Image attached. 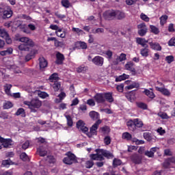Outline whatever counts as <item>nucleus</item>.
Segmentation results:
<instances>
[{"mask_svg":"<svg viewBox=\"0 0 175 175\" xmlns=\"http://www.w3.org/2000/svg\"><path fill=\"white\" fill-rule=\"evenodd\" d=\"M168 16L167 15H163L160 17V24L163 26L167 21Z\"/></svg>","mask_w":175,"mask_h":175,"instance_id":"nucleus-40","label":"nucleus"},{"mask_svg":"<svg viewBox=\"0 0 175 175\" xmlns=\"http://www.w3.org/2000/svg\"><path fill=\"white\" fill-rule=\"evenodd\" d=\"M165 61L167 64H172L174 61V57L173 55H169L165 57Z\"/></svg>","mask_w":175,"mask_h":175,"instance_id":"nucleus-54","label":"nucleus"},{"mask_svg":"<svg viewBox=\"0 0 175 175\" xmlns=\"http://www.w3.org/2000/svg\"><path fill=\"white\" fill-rule=\"evenodd\" d=\"M102 124V120H98L94 124L93 126L90 128V132L91 133H95L96 132V130L98 128H99V125Z\"/></svg>","mask_w":175,"mask_h":175,"instance_id":"nucleus-20","label":"nucleus"},{"mask_svg":"<svg viewBox=\"0 0 175 175\" xmlns=\"http://www.w3.org/2000/svg\"><path fill=\"white\" fill-rule=\"evenodd\" d=\"M59 79L58 74L53 73L49 77V80L51 81V83H55L58 81Z\"/></svg>","mask_w":175,"mask_h":175,"instance_id":"nucleus-28","label":"nucleus"},{"mask_svg":"<svg viewBox=\"0 0 175 175\" xmlns=\"http://www.w3.org/2000/svg\"><path fill=\"white\" fill-rule=\"evenodd\" d=\"M13 14V11H12V10H10V8H6L5 10H4V12L3 13L2 17L4 20H5V18H10V17H12Z\"/></svg>","mask_w":175,"mask_h":175,"instance_id":"nucleus-15","label":"nucleus"},{"mask_svg":"<svg viewBox=\"0 0 175 175\" xmlns=\"http://www.w3.org/2000/svg\"><path fill=\"white\" fill-rule=\"evenodd\" d=\"M24 114H25V110L23 108H19L16 112V116H21L24 117Z\"/></svg>","mask_w":175,"mask_h":175,"instance_id":"nucleus-50","label":"nucleus"},{"mask_svg":"<svg viewBox=\"0 0 175 175\" xmlns=\"http://www.w3.org/2000/svg\"><path fill=\"white\" fill-rule=\"evenodd\" d=\"M13 53V49L12 48H8L5 51H0V55H2V57H5V55H10Z\"/></svg>","mask_w":175,"mask_h":175,"instance_id":"nucleus-26","label":"nucleus"},{"mask_svg":"<svg viewBox=\"0 0 175 175\" xmlns=\"http://www.w3.org/2000/svg\"><path fill=\"white\" fill-rule=\"evenodd\" d=\"M11 88L12 85L10 84H6L5 85H4L5 92L8 95V96H12V93H10Z\"/></svg>","mask_w":175,"mask_h":175,"instance_id":"nucleus-34","label":"nucleus"},{"mask_svg":"<svg viewBox=\"0 0 175 175\" xmlns=\"http://www.w3.org/2000/svg\"><path fill=\"white\" fill-rule=\"evenodd\" d=\"M105 20H114L116 18V10H108L103 13Z\"/></svg>","mask_w":175,"mask_h":175,"instance_id":"nucleus-6","label":"nucleus"},{"mask_svg":"<svg viewBox=\"0 0 175 175\" xmlns=\"http://www.w3.org/2000/svg\"><path fill=\"white\" fill-rule=\"evenodd\" d=\"M29 147V141H26L23 145H22V148L23 150H27Z\"/></svg>","mask_w":175,"mask_h":175,"instance_id":"nucleus-62","label":"nucleus"},{"mask_svg":"<svg viewBox=\"0 0 175 175\" xmlns=\"http://www.w3.org/2000/svg\"><path fill=\"white\" fill-rule=\"evenodd\" d=\"M51 41L55 42V44H57V46H59V44H61V42L57 41V38H55V37H49L47 38V42H51Z\"/></svg>","mask_w":175,"mask_h":175,"instance_id":"nucleus-46","label":"nucleus"},{"mask_svg":"<svg viewBox=\"0 0 175 175\" xmlns=\"http://www.w3.org/2000/svg\"><path fill=\"white\" fill-rule=\"evenodd\" d=\"M89 116L92 120H94V121L96 120H100L99 119V113L95 111H92L90 112Z\"/></svg>","mask_w":175,"mask_h":175,"instance_id":"nucleus-25","label":"nucleus"},{"mask_svg":"<svg viewBox=\"0 0 175 175\" xmlns=\"http://www.w3.org/2000/svg\"><path fill=\"white\" fill-rule=\"evenodd\" d=\"M126 16L124 12L115 10V18H117V20H124Z\"/></svg>","mask_w":175,"mask_h":175,"instance_id":"nucleus-18","label":"nucleus"},{"mask_svg":"<svg viewBox=\"0 0 175 175\" xmlns=\"http://www.w3.org/2000/svg\"><path fill=\"white\" fill-rule=\"evenodd\" d=\"M21 159L24 161H29V157H28V154L25 152H23L20 155Z\"/></svg>","mask_w":175,"mask_h":175,"instance_id":"nucleus-41","label":"nucleus"},{"mask_svg":"<svg viewBox=\"0 0 175 175\" xmlns=\"http://www.w3.org/2000/svg\"><path fill=\"white\" fill-rule=\"evenodd\" d=\"M175 45V38H171L168 42V46H174Z\"/></svg>","mask_w":175,"mask_h":175,"instance_id":"nucleus-64","label":"nucleus"},{"mask_svg":"<svg viewBox=\"0 0 175 175\" xmlns=\"http://www.w3.org/2000/svg\"><path fill=\"white\" fill-rule=\"evenodd\" d=\"M168 31L169 32H175L174 25L173 23H171V24L169 25Z\"/></svg>","mask_w":175,"mask_h":175,"instance_id":"nucleus-63","label":"nucleus"},{"mask_svg":"<svg viewBox=\"0 0 175 175\" xmlns=\"http://www.w3.org/2000/svg\"><path fill=\"white\" fill-rule=\"evenodd\" d=\"M51 85L53 87L54 91H58L61 88V83L58 81L53 82Z\"/></svg>","mask_w":175,"mask_h":175,"instance_id":"nucleus-37","label":"nucleus"},{"mask_svg":"<svg viewBox=\"0 0 175 175\" xmlns=\"http://www.w3.org/2000/svg\"><path fill=\"white\" fill-rule=\"evenodd\" d=\"M144 92L146 96H148V98H150V99H154V98H155V94L152 91H150L149 90H145Z\"/></svg>","mask_w":175,"mask_h":175,"instance_id":"nucleus-33","label":"nucleus"},{"mask_svg":"<svg viewBox=\"0 0 175 175\" xmlns=\"http://www.w3.org/2000/svg\"><path fill=\"white\" fill-rule=\"evenodd\" d=\"M96 154H90V158L93 161H105V157L107 158V159H110V158H113V154L110 151L105 150V149H96Z\"/></svg>","mask_w":175,"mask_h":175,"instance_id":"nucleus-1","label":"nucleus"},{"mask_svg":"<svg viewBox=\"0 0 175 175\" xmlns=\"http://www.w3.org/2000/svg\"><path fill=\"white\" fill-rule=\"evenodd\" d=\"M94 100L97 103H105L106 102V100L105 99V93H97L94 96Z\"/></svg>","mask_w":175,"mask_h":175,"instance_id":"nucleus-8","label":"nucleus"},{"mask_svg":"<svg viewBox=\"0 0 175 175\" xmlns=\"http://www.w3.org/2000/svg\"><path fill=\"white\" fill-rule=\"evenodd\" d=\"M85 166L88 169H91L94 166V161L92 160L86 161Z\"/></svg>","mask_w":175,"mask_h":175,"instance_id":"nucleus-58","label":"nucleus"},{"mask_svg":"<svg viewBox=\"0 0 175 175\" xmlns=\"http://www.w3.org/2000/svg\"><path fill=\"white\" fill-rule=\"evenodd\" d=\"M65 117L67 120L68 126H73V120H72V117L70 115H65Z\"/></svg>","mask_w":175,"mask_h":175,"instance_id":"nucleus-38","label":"nucleus"},{"mask_svg":"<svg viewBox=\"0 0 175 175\" xmlns=\"http://www.w3.org/2000/svg\"><path fill=\"white\" fill-rule=\"evenodd\" d=\"M0 118H3V120H9V114L6 112H1L0 113Z\"/></svg>","mask_w":175,"mask_h":175,"instance_id":"nucleus-55","label":"nucleus"},{"mask_svg":"<svg viewBox=\"0 0 175 175\" xmlns=\"http://www.w3.org/2000/svg\"><path fill=\"white\" fill-rule=\"evenodd\" d=\"M150 28L151 29V32L154 33V35H158V33H159V29L154 25H150Z\"/></svg>","mask_w":175,"mask_h":175,"instance_id":"nucleus-42","label":"nucleus"},{"mask_svg":"<svg viewBox=\"0 0 175 175\" xmlns=\"http://www.w3.org/2000/svg\"><path fill=\"white\" fill-rule=\"evenodd\" d=\"M85 125V123H84V121L79 120L77 122V128L78 129H80L81 128H83V126Z\"/></svg>","mask_w":175,"mask_h":175,"instance_id":"nucleus-52","label":"nucleus"},{"mask_svg":"<svg viewBox=\"0 0 175 175\" xmlns=\"http://www.w3.org/2000/svg\"><path fill=\"white\" fill-rule=\"evenodd\" d=\"M136 42L137 44H140L142 47H148V45L146 43H150L149 40H146L143 38H137Z\"/></svg>","mask_w":175,"mask_h":175,"instance_id":"nucleus-14","label":"nucleus"},{"mask_svg":"<svg viewBox=\"0 0 175 175\" xmlns=\"http://www.w3.org/2000/svg\"><path fill=\"white\" fill-rule=\"evenodd\" d=\"M0 36L5 40V42L8 44H12V38L9 36L7 31L5 29H0Z\"/></svg>","mask_w":175,"mask_h":175,"instance_id":"nucleus-7","label":"nucleus"},{"mask_svg":"<svg viewBox=\"0 0 175 175\" xmlns=\"http://www.w3.org/2000/svg\"><path fill=\"white\" fill-rule=\"evenodd\" d=\"M159 150V148L158 147H154L150 149V150H146L144 152V155L146 157H148V158H154V154L157 152Z\"/></svg>","mask_w":175,"mask_h":175,"instance_id":"nucleus-10","label":"nucleus"},{"mask_svg":"<svg viewBox=\"0 0 175 175\" xmlns=\"http://www.w3.org/2000/svg\"><path fill=\"white\" fill-rule=\"evenodd\" d=\"M62 5L64 8L68 9V8L70 6V3L69 2V0H62Z\"/></svg>","mask_w":175,"mask_h":175,"instance_id":"nucleus-48","label":"nucleus"},{"mask_svg":"<svg viewBox=\"0 0 175 175\" xmlns=\"http://www.w3.org/2000/svg\"><path fill=\"white\" fill-rule=\"evenodd\" d=\"M137 107H139V109H142L143 110H147L148 109V106L147 104L144 103H137Z\"/></svg>","mask_w":175,"mask_h":175,"instance_id":"nucleus-43","label":"nucleus"},{"mask_svg":"<svg viewBox=\"0 0 175 175\" xmlns=\"http://www.w3.org/2000/svg\"><path fill=\"white\" fill-rule=\"evenodd\" d=\"M16 40L23 43L18 47L21 51H29L30 49L35 46V42L28 37H22L16 39Z\"/></svg>","mask_w":175,"mask_h":175,"instance_id":"nucleus-2","label":"nucleus"},{"mask_svg":"<svg viewBox=\"0 0 175 175\" xmlns=\"http://www.w3.org/2000/svg\"><path fill=\"white\" fill-rule=\"evenodd\" d=\"M77 46H79L80 49H82V50H85L87 49V43L84 42L79 41L77 42Z\"/></svg>","mask_w":175,"mask_h":175,"instance_id":"nucleus-39","label":"nucleus"},{"mask_svg":"<svg viewBox=\"0 0 175 175\" xmlns=\"http://www.w3.org/2000/svg\"><path fill=\"white\" fill-rule=\"evenodd\" d=\"M131 161H133L134 163L139 165V163H142V157L137 154H133L131 157Z\"/></svg>","mask_w":175,"mask_h":175,"instance_id":"nucleus-24","label":"nucleus"},{"mask_svg":"<svg viewBox=\"0 0 175 175\" xmlns=\"http://www.w3.org/2000/svg\"><path fill=\"white\" fill-rule=\"evenodd\" d=\"M66 157L64 158L63 162L66 165H72V163H76L77 162V158L75 154L68 152L66 154Z\"/></svg>","mask_w":175,"mask_h":175,"instance_id":"nucleus-4","label":"nucleus"},{"mask_svg":"<svg viewBox=\"0 0 175 175\" xmlns=\"http://www.w3.org/2000/svg\"><path fill=\"white\" fill-rule=\"evenodd\" d=\"M137 33L139 35V36H146V34L147 33V31H148V29L147 28V25H146V23H142L137 25Z\"/></svg>","mask_w":175,"mask_h":175,"instance_id":"nucleus-5","label":"nucleus"},{"mask_svg":"<svg viewBox=\"0 0 175 175\" xmlns=\"http://www.w3.org/2000/svg\"><path fill=\"white\" fill-rule=\"evenodd\" d=\"M24 105L29 106L33 113H36L37 111L35 109H39L42 106V101L38 98H33L30 102L25 101Z\"/></svg>","mask_w":175,"mask_h":175,"instance_id":"nucleus-3","label":"nucleus"},{"mask_svg":"<svg viewBox=\"0 0 175 175\" xmlns=\"http://www.w3.org/2000/svg\"><path fill=\"white\" fill-rule=\"evenodd\" d=\"M127 126L129 127V129L130 131H136L135 126V121L134 120H130L127 122Z\"/></svg>","mask_w":175,"mask_h":175,"instance_id":"nucleus-27","label":"nucleus"},{"mask_svg":"<svg viewBox=\"0 0 175 175\" xmlns=\"http://www.w3.org/2000/svg\"><path fill=\"white\" fill-rule=\"evenodd\" d=\"M140 18L144 21H146V23H148V21H150V18H148V16H147V15H146L145 14L142 13L140 15Z\"/></svg>","mask_w":175,"mask_h":175,"instance_id":"nucleus-57","label":"nucleus"},{"mask_svg":"<svg viewBox=\"0 0 175 175\" xmlns=\"http://www.w3.org/2000/svg\"><path fill=\"white\" fill-rule=\"evenodd\" d=\"M126 79H129V75L126 74H122V75H120L116 78V81H122L123 80H126Z\"/></svg>","mask_w":175,"mask_h":175,"instance_id":"nucleus-31","label":"nucleus"},{"mask_svg":"<svg viewBox=\"0 0 175 175\" xmlns=\"http://www.w3.org/2000/svg\"><path fill=\"white\" fill-rule=\"evenodd\" d=\"M104 99L105 100V101L107 100V102H109V103H113V102H114V98H113V93H104Z\"/></svg>","mask_w":175,"mask_h":175,"instance_id":"nucleus-17","label":"nucleus"},{"mask_svg":"<svg viewBox=\"0 0 175 175\" xmlns=\"http://www.w3.org/2000/svg\"><path fill=\"white\" fill-rule=\"evenodd\" d=\"M37 151L39 152L40 157H46L47 155V150H43L41 148H38Z\"/></svg>","mask_w":175,"mask_h":175,"instance_id":"nucleus-45","label":"nucleus"},{"mask_svg":"<svg viewBox=\"0 0 175 175\" xmlns=\"http://www.w3.org/2000/svg\"><path fill=\"white\" fill-rule=\"evenodd\" d=\"M40 69L43 70L47 66V60L44 57L39 58Z\"/></svg>","mask_w":175,"mask_h":175,"instance_id":"nucleus-23","label":"nucleus"},{"mask_svg":"<svg viewBox=\"0 0 175 175\" xmlns=\"http://www.w3.org/2000/svg\"><path fill=\"white\" fill-rule=\"evenodd\" d=\"M158 116L159 117H161V118H162L163 120H167V118H169V116L166 113H159Z\"/></svg>","mask_w":175,"mask_h":175,"instance_id":"nucleus-59","label":"nucleus"},{"mask_svg":"<svg viewBox=\"0 0 175 175\" xmlns=\"http://www.w3.org/2000/svg\"><path fill=\"white\" fill-rule=\"evenodd\" d=\"M65 60V56H64V54L57 52L56 53V60L55 64L57 65H62L64 64V61Z\"/></svg>","mask_w":175,"mask_h":175,"instance_id":"nucleus-11","label":"nucleus"},{"mask_svg":"<svg viewBox=\"0 0 175 175\" xmlns=\"http://www.w3.org/2000/svg\"><path fill=\"white\" fill-rule=\"evenodd\" d=\"M122 138L126 139V140H131L132 139V135L129 133L126 132L122 134Z\"/></svg>","mask_w":175,"mask_h":175,"instance_id":"nucleus-47","label":"nucleus"},{"mask_svg":"<svg viewBox=\"0 0 175 175\" xmlns=\"http://www.w3.org/2000/svg\"><path fill=\"white\" fill-rule=\"evenodd\" d=\"M150 49H148V47H144L140 50V54L142 55V57H148Z\"/></svg>","mask_w":175,"mask_h":175,"instance_id":"nucleus-30","label":"nucleus"},{"mask_svg":"<svg viewBox=\"0 0 175 175\" xmlns=\"http://www.w3.org/2000/svg\"><path fill=\"white\" fill-rule=\"evenodd\" d=\"M144 137L147 142H155L156 137L152 136L150 133H144Z\"/></svg>","mask_w":175,"mask_h":175,"instance_id":"nucleus-21","label":"nucleus"},{"mask_svg":"<svg viewBox=\"0 0 175 175\" xmlns=\"http://www.w3.org/2000/svg\"><path fill=\"white\" fill-rule=\"evenodd\" d=\"M100 131L104 133H109V132H110V128L107 126H105L104 127H101Z\"/></svg>","mask_w":175,"mask_h":175,"instance_id":"nucleus-60","label":"nucleus"},{"mask_svg":"<svg viewBox=\"0 0 175 175\" xmlns=\"http://www.w3.org/2000/svg\"><path fill=\"white\" fill-rule=\"evenodd\" d=\"M36 54H38V51L35 49H32L31 52L25 56V62H28L29 61H31L32 58L35 57Z\"/></svg>","mask_w":175,"mask_h":175,"instance_id":"nucleus-16","label":"nucleus"},{"mask_svg":"<svg viewBox=\"0 0 175 175\" xmlns=\"http://www.w3.org/2000/svg\"><path fill=\"white\" fill-rule=\"evenodd\" d=\"M118 59L120 61V62H122V61H125V59H126V54L121 53L120 56H118Z\"/></svg>","mask_w":175,"mask_h":175,"instance_id":"nucleus-53","label":"nucleus"},{"mask_svg":"<svg viewBox=\"0 0 175 175\" xmlns=\"http://www.w3.org/2000/svg\"><path fill=\"white\" fill-rule=\"evenodd\" d=\"M121 163H122V161H121V160L120 159H114L113 161V165L114 167H117V166H120Z\"/></svg>","mask_w":175,"mask_h":175,"instance_id":"nucleus-49","label":"nucleus"},{"mask_svg":"<svg viewBox=\"0 0 175 175\" xmlns=\"http://www.w3.org/2000/svg\"><path fill=\"white\" fill-rule=\"evenodd\" d=\"M0 143L4 148H9L10 146H12V139H5L0 136Z\"/></svg>","mask_w":175,"mask_h":175,"instance_id":"nucleus-9","label":"nucleus"},{"mask_svg":"<svg viewBox=\"0 0 175 175\" xmlns=\"http://www.w3.org/2000/svg\"><path fill=\"white\" fill-rule=\"evenodd\" d=\"M133 62H129L127 64H125V68L126 70H130L133 76L136 75V70H135V68H133Z\"/></svg>","mask_w":175,"mask_h":175,"instance_id":"nucleus-13","label":"nucleus"},{"mask_svg":"<svg viewBox=\"0 0 175 175\" xmlns=\"http://www.w3.org/2000/svg\"><path fill=\"white\" fill-rule=\"evenodd\" d=\"M139 85L138 83L133 82V83L130 84L129 85L126 86V90H133V88H139Z\"/></svg>","mask_w":175,"mask_h":175,"instance_id":"nucleus-35","label":"nucleus"},{"mask_svg":"<svg viewBox=\"0 0 175 175\" xmlns=\"http://www.w3.org/2000/svg\"><path fill=\"white\" fill-rule=\"evenodd\" d=\"M13 107V104L10 101H7L3 104V109H11Z\"/></svg>","mask_w":175,"mask_h":175,"instance_id":"nucleus-51","label":"nucleus"},{"mask_svg":"<svg viewBox=\"0 0 175 175\" xmlns=\"http://www.w3.org/2000/svg\"><path fill=\"white\" fill-rule=\"evenodd\" d=\"M104 142L107 146H109L111 143V138L109 136H106L104 139Z\"/></svg>","mask_w":175,"mask_h":175,"instance_id":"nucleus-61","label":"nucleus"},{"mask_svg":"<svg viewBox=\"0 0 175 175\" xmlns=\"http://www.w3.org/2000/svg\"><path fill=\"white\" fill-rule=\"evenodd\" d=\"M92 62L97 66H102V65H103V57L100 56H96L92 59Z\"/></svg>","mask_w":175,"mask_h":175,"instance_id":"nucleus-12","label":"nucleus"},{"mask_svg":"<svg viewBox=\"0 0 175 175\" xmlns=\"http://www.w3.org/2000/svg\"><path fill=\"white\" fill-rule=\"evenodd\" d=\"M55 33L59 38H65V36H66V33L65 31H62V29H59L55 31Z\"/></svg>","mask_w":175,"mask_h":175,"instance_id":"nucleus-36","label":"nucleus"},{"mask_svg":"<svg viewBox=\"0 0 175 175\" xmlns=\"http://www.w3.org/2000/svg\"><path fill=\"white\" fill-rule=\"evenodd\" d=\"M65 96H66V94H65V92H61L58 95L59 98H56L55 100V103H61V102H62V100L64 99V98H65Z\"/></svg>","mask_w":175,"mask_h":175,"instance_id":"nucleus-32","label":"nucleus"},{"mask_svg":"<svg viewBox=\"0 0 175 175\" xmlns=\"http://www.w3.org/2000/svg\"><path fill=\"white\" fill-rule=\"evenodd\" d=\"M3 166H5V167H8V166H10V165H13V161L10 160V159L4 160L2 161Z\"/></svg>","mask_w":175,"mask_h":175,"instance_id":"nucleus-44","label":"nucleus"},{"mask_svg":"<svg viewBox=\"0 0 175 175\" xmlns=\"http://www.w3.org/2000/svg\"><path fill=\"white\" fill-rule=\"evenodd\" d=\"M134 125L135 126V129L136 128H142L144 125L143 121L139 118L134 119Z\"/></svg>","mask_w":175,"mask_h":175,"instance_id":"nucleus-29","label":"nucleus"},{"mask_svg":"<svg viewBox=\"0 0 175 175\" xmlns=\"http://www.w3.org/2000/svg\"><path fill=\"white\" fill-rule=\"evenodd\" d=\"M38 96L42 99H45V98L49 96V94L44 92H38Z\"/></svg>","mask_w":175,"mask_h":175,"instance_id":"nucleus-56","label":"nucleus"},{"mask_svg":"<svg viewBox=\"0 0 175 175\" xmlns=\"http://www.w3.org/2000/svg\"><path fill=\"white\" fill-rule=\"evenodd\" d=\"M156 90L159 91V92H161L163 95H165V96H170V92L169 90L165 88H159L156 87Z\"/></svg>","mask_w":175,"mask_h":175,"instance_id":"nucleus-22","label":"nucleus"},{"mask_svg":"<svg viewBox=\"0 0 175 175\" xmlns=\"http://www.w3.org/2000/svg\"><path fill=\"white\" fill-rule=\"evenodd\" d=\"M148 43L152 50H156L157 51H161L162 50V46H161L159 43L152 42H149Z\"/></svg>","mask_w":175,"mask_h":175,"instance_id":"nucleus-19","label":"nucleus"}]
</instances>
